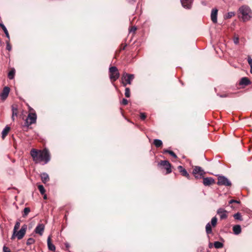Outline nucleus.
Wrapping results in <instances>:
<instances>
[{
	"mask_svg": "<svg viewBox=\"0 0 252 252\" xmlns=\"http://www.w3.org/2000/svg\"><path fill=\"white\" fill-rule=\"evenodd\" d=\"M45 229V225L43 223H38L34 229V232L36 234L42 236Z\"/></svg>",
	"mask_w": 252,
	"mask_h": 252,
	"instance_id": "obj_10",
	"label": "nucleus"
},
{
	"mask_svg": "<svg viewBox=\"0 0 252 252\" xmlns=\"http://www.w3.org/2000/svg\"><path fill=\"white\" fill-rule=\"evenodd\" d=\"M248 62L250 67L252 66V58L250 56L248 58Z\"/></svg>",
	"mask_w": 252,
	"mask_h": 252,
	"instance_id": "obj_37",
	"label": "nucleus"
},
{
	"mask_svg": "<svg viewBox=\"0 0 252 252\" xmlns=\"http://www.w3.org/2000/svg\"><path fill=\"white\" fill-rule=\"evenodd\" d=\"M6 49L9 51L11 50L12 47L9 43H7Z\"/></svg>",
	"mask_w": 252,
	"mask_h": 252,
	"instance_id": "obj_41",
	"label": "nucleus"
},
{
	"mask_svg": "<svg viewBox=\"0 0 252 252\" xmlns=\"http://www.w3.org/2000/svg\"><path fill=\"white\" fill-rule=\"evenodd\" d=\"M30 211H31V210H30V208H29V207L25 208L24 209V211H23V214H22L23 217L25 218L29 214V213L30 212Z\"/></svg>",
	"mask_w": 252,
	"mask_h": 252,
	"instance_id": "obj_26",
	"label": "nucleus"
},
{
	"mask_svg": "<svg viewBox=\"0 0 252 252\" xmlns=\"http://www.w3.org/2000/svg\"><path fill=\"white\" fill-rule=\"evenodd\" d=\"M136 28L135 27H132L131 28V29L129 30V32H135V31H136Z\"/></svg>",
	"mask_w": 252,
	"mask_h": 252,
	"instance_id": "obj_43",
	"label": "nucleus"
},
{
	"mask_svg": "<svg viewBox=\"0 0 252 252\" xmlns=\"http://www.w3.org/2000/svg\"><path fill=\"white\" fill-rule=\"evenodd\" d=\"M121 104L124 105H126L128 103V101L126 99V98H123L121 101Z\"/></svg>",
	"mask_w": 252,
	"mask_h": 252,
	"instance_id": "obj_36",
	"label": "nucleus"
},
{
	"mask_svg": "<svg viewBox=\"0 0 252 252\" xmlns=\"http://www.w3.org/2000/svg\"><path fill=\"white\" fill-rule=\"evenodd\" d=\"M37 116L35 113H30L28 114L25 124L28 126L30 125L35 124L36 121Z\"/></svg>",
	"mask_w": 252,
	"mask_h": 252,
	"instance_id": "obj_7",
	"label": "nucleus"
},
{
	"mask_svg": "<svg viewBox=\"0 0 252 252\" xmlns=\"http://www.w3.org/2000/svg\"><path fill=\"white\" fill-rule=\"evenodd\" d=\"M218 9L216 8L213 9L211 11V18L214 23L217 22Z\"/></svg>",
	"mask_w": 252,
	"mask_h": 252,
	"instance_id": "obj_15",
	"label": "nucleus"
},
{
	"mask_svg": "<svg viewBox=\"0 0 252 252\" xmlns=\"http://www.w3.org/2000/svg\"><path fill=\"white\" fill-rule=\"evenodd\" d=\"M12 115L13 117H14L15 116H17V108H15L14 107H12Z\"/></svg>",
	"mask_w": 252,
	"mask_h": 252,
	"instance_id": "obj_34",
	"label": "nucleus"
},
{
	"mask_svg": "<svg viewBox=\"0 0 252 252\" xmlns=\"http://www.w3.org/2000/svg\"><path fill=\"white\" fill-rule=\"evenodd\" d=\"M217 185L219 186H224L225 187H230L232 184L231 181L225 176L223 175H218Z\"/></svg>",
	"mask_w": 252,
	"mask_h": 252,
	"instance_id": "obj_5",
	"label": "nucleus"
},
{
	"mask_svg": "<svg viewBox=\"0 0 252 252\" xmlns=\"http://www.w3.org/2000/svg\"><path fill=\"white\" fill-rule=\"evenodd\" d=\"M223 244L219 241H216L214 243V247L216 249H220L223 247Z\"/></svg>",
	"mask_w": 252,
	"mask_h": 252,
	"instance_id": "obj_27",
	"label": "nucleus"
},
{
	"mask_svg": "<svg viewBox=\"0 0 252 252\" xmlns=\"http://www.w3.org/2000/svg\"><path fill=\"white\" fill-rule=\"evenodd\" d=\"M30 154L35 163H39L43 161V164H45L50 160V153L46 149L43 150L32 149L31 151Z\"/></svg>",
	"mask_w": 252,
	"mask_h": 252,
	"instance_id": "obj_1",
	"label": "nucleus"
},
{
	"mask_svg": "<svg viewBox=\"0 0 252 252\" xmlns=\"http://www.w3.org/2000/svg\"><path fill=\"white\" fill-rule=\"evenodd\" d=\"M206 232L207 234L212 233V230L210 223L209 222L206 225Z\"/></svg>",
	"mask_w": 252,
	"mask_h": 252,
	"instance_id": "obj_25",
	"label": "nucleus"
},
{
	"mask_svg": "<svg viewBox=\"0 0 252 252\" xmlns=\"http://www.w3.org/2000/svg\"><path fill=\"white\" fill-rule=\"evenodd\" d=\"M38 189L40 192V193L42 195L45 194V190L43 185H39L38 186Z\"/></svg>",
	"mask_w": 252,
	"mask_h": 252,
	"instance_id": "obj_29",
	"label": "nucleus"
},
{
	"mask_svg": "<svg viewBox=\"0 0 252 252\" xmlns=\"http://www.w3.org/2000/svg\"><path fill=\"white\" fill-rule=\"evenodd\" d=\"M193 0H180L182 6L187 9H191Z\"/></svg>",
	"mask_w": 252,
	"mask_h": 252,
	"instance_id": "obj_11",
	"label": "nucleus"
},
{
	"mask_svg": "<svg viewBox=\"0 0 252 252\" xmlns=\"http://www.w3.org/2000/svg\"><path fill=\"white\" fill-rule=\"evenodd\" d=\"M65 245L66 248H69V244L68 243H65Z\"/></svg>",
	"mask_w": 252,
	"mask_h": 252,
	"instance_id": "obj_48",
	"label": "nucleus"
},
{
	"mask_svg": "<svg viewBox=\"0 0 252 252\" xmlns=\"http://www.w3.org/2000/svg\"><path fill=\"white\" fill-rule=\"evenodd\" d=\"M239 39L238 37H236L234 39V43L235 44H238L239 43Z\"/></svg>",
	"mask_w": 252,
	"mask_h": 252,
	"instance_id": "obj_44",
	"label": "nucleus"
},
{
	"mask_svg": "<svg viewBox=\"0 0 252 252\" xmlns=\"http://www.w3.org/2000/svg\"><path fill=\"white\" fill-rule=\"evenodd\" d=\"M235 13L234 12H229L228 13L227 17L228 18H230L232 17V16H234Z\"/></svg>",
	"mask_w": 252,
	"mask_h": 252,
	"instance_id": "obj_40",
	"label": "nucleus"
},
{
	"mask_svg": "<svg viewBox=\"0 0 252 252\" xmlns=\"http://www.w3.org/2000/svg\"><path fill=\"white\" fill-rule=\"evenodd\" d=\"M109 77L112 82L116 81L120 77V73L118 68L115 66H111L109 68Z\"/></svg>",
	"mask_w": 252,
	"mask_h": 252,
	"instance_id": "obj_4",
	"label": "nucleus"
},
{
	"mask_svg": "<svg viewBox=\"0 0 252 252\" xmlns=\"http://www.w3.org/2000/svg\"><path fill=\"white\" fill-rule=\"evenodd\" d=\"M239 11L242 15L244 21L249 20L252 17V12L251 9L247 5H243L239 8Z\"/></svg>",
	"mask_w": 252,
	"mask_h": 252,
	"instance_id": "obj_2",
	"label": "nucleus"
},
{
	"mask_svg": "<svg viewBox=\"0 0 252 252\" xmlns=\"http://www.w3.org/2000/svg\"><path fill=\"white\" fill-rule=\"evenodd\" d=\"M15 71L14 68L12 69L8 73V77L9 79H13L14 77Z\"/></svg>",
	"mask_w": 252,
	"mask_h": 252,
	"instance_id": "obj_24",
	"label": "nucleus"
},
{
	"mask_svg": "<svg viewBox=\"0 0 252 252\" xmlns=\"http://www.w3.org/2000/svg\"><path fill=\"white\" fill-rule=\"evenodd\" d=\"M0 27L3 30L4 33L5 34L6 37H7L8 38V39H9V38H10L9 35L8 31H7L6 27L1 23H0Z\"/></svg>",
	"mask_w": 252,
	"mask_h": 252,
	"instance_id": "obj_22",
	"label": "nucleus"
},
{
	"mask_svg": "<svg viewBox=\"0 0 252 252\" xmlns=\"http://www.w3.org/2000/svg\"><path fill=\"white\" fill-rule=\"evenodd\" d=\"M125 95L126 97H129L130 96V89L129 88H126L125 89Z\"/></svg>",
	"mask_w": 252,
	"mask_h": 252,
	"instance_id": "obj_33",
	"label": "nucleus"
},
{
	"mask_svg": "<svg viewBox=\"0 0 252 252\" xmlns=\"http://www.w3.org/2000/svg\"><path fill=\"white\" fill-rule=\"evenodd\" d=\"M217 218L216 217H213L212 220H211V224L213 226H215L217 224Z\"/></svg>",
	"mask_w": 252,
	"mask_h": 252,
	"instance_id": "obj_31",
	"label": "nucleus"
},
{
	"mask_svg": "<svg viewBox=\"0 0 252 252\" xmlns=\"http://www.w3.org/2000/svg\"><path fill=\"white\" fill-rule=\"evenodd\" d=\"M239 84L240 85L247 86L251 84V82L248 78L244 77L241 79Z\"/></svg>",
	"mask_w": 252,
	"mask_h": 252,
	"instance_id": "obj_17",
	"label": "nucleus"
},
{
	"mask_svg": "<svg viewBox=\"0 0 252 252\" xmlns=\"http://www.w3.org/2000/svg\"><path fill=\"white\" fill-rule=\"evenodd\" d=\"M250 72L252 74V66L251 67Z\"/></svg>",
	"mask_w": 252,
	"mask_h": 252,
	"instance_id": "obj_51",
	"label": "nucleus"
},
{
	"mask_svg": "<svg viewBox=\"0 0 252 252\" xmlns=\"http://www.w3.org/2000/svg\"><path fill=\"white\" fill-rule=\"evenodd\" d=\"M15 236H16V232L14 233V231H13V235H12L11 239L12 240L14 239Z\"/></svg>",
	"mask_w": 252,
	"mask_h": 252,
	"instance_id": "obj_45",
	"label": "nucleus"
},
{
	"mask_svg": "<svg viewBox=\"0 0 252 252\" xmlns=\"http://www.w3.org/2000/svg\"><path fill=\"white\" fill-rule=\"evenodd\" d=\"M47 246L48 248L50 251H55L56 250V247L55 245L51 243V237L49 236L47 239Z\"/></svg>",
	"mask_w": 252,
	"mask_h": 252,
	"instance_id": "obj_18",
	"label": "nucleus"
},
{
	"mask_svg": "<svg viewBox=\"0 0 252 252\" xmlns=\"http://www.w3.org/2000/svg\"><path fill=\"white\" fill-rule=\"evenodd\" d=\"M204 171L202 168L198 166H195L192 171V174L195 178H201L205 174Z\"/></svg>",
	"mask_w": 252,
	"mask_h": 252,
	"instance_id": "obj_6",
	"label": "nucleus"
},
{
	"mask_svg": "<svg viewBox=\"0 0 252 252\" xmlns=\"http://www.w3.org/2000/svg\"><path fill=\"white\" fill-rule=\"evenodd\" d=\"M35 242V240L32 238H30L27 240L26 244L27 245H30L33 244Z\"/></svg>",
	"mask_w": 252,
	"mask_h": 252,
	"instance_id": "obj_32",
	"label": "nucleus"
},
{
	"mask_svg": "<svg viewBox=\"0 0 252 252\" xmlns=\"http://www.w3.org/2000/svg\"><path fill=\"white\" fill-rule=\"evenodd\" d=\"M215 183V180L212 177H203V184L205 186H209Z\"/></svg>",
	"mask_w": 252,
	"mask_h": 252,
	"instance_id": "obj_14",
	"label": "nucleus"
},
{
	"mask_svg": "<svg viewBox=\"0 0 252 252\" xmlns=\"http://www.w3.org/2000/svg\"><path fill=\"white\" fill-rule=\"evenodd\" d=\"M217 213L220 215L221 220L225 219L227 217V211L223 208L218 209Z\"/></svg>",
	"mask_w": 252,
	"mask_h": 252,
	"instance_id": "obj_13",
	"label": "nucleus"
},
{
	"mask_svg": "<svg viewBox=\"0 0 252 252\" xmlns=\"http://www.w3.org/2000/svg\"><path fill=\"white\" fill-rule=\"evenodd\" d=\"M232 229L234 234L235 235H238L241 232V227L239 224L233 226Z\"/></svg>",
	"mask_w": 252,
	"mask_h": 252,
	"instance_id": "obj_20",
	"label": "nucleus"
},
{
	"mask_svg": "<svg viewBox=\"0 0 252 252\" xmlns=\"http://www.w3.org/2000/svg\"><path fill=\"white\" fill-rule=\"evenodd\" d=\"M10 92V88L8 87H4L0 94L1 99L4 100L7 97Z\"/></svg>",
	"mask_w": 252,
	"mask_h": 252,
	"instance_id": "obj_12",
	"label": "nucleus"
},
{
	"mask_svg": "<svg viewBox=\"0 0 252 252\" xmlns=\"http://www.w3.org/2000/svg\"><path fill=\"white\" fill-rule=\"evenodd\" d=\"M233 203H237V204H240V201L239 200H234V199H231V200H230L229 201V204Z\"/></svg>",
	"mask_w": 252,
	"mask_h": 252,
	"instance_id": "obj_35",
	"label": "nucleus"
},
{
	"mask_svg": "<svg viewBox=\"0 0 252 252\" xmlns=\"http://www.w3.org/2000/svg\"><path fill=\"white\" fill-rule=\"evenodd\" d=\"M154 144L156 147L158 148L162 145V142L160 139H156L154 141Z\"/></svg>",
	"mask_w": 252,
	"mask_h": 252,
	"instance_id": "obj_23",
	"label": "nucleus"
},
{
	"mask_svg": "<svg viewBox=\"0 0 252 252\" xmlns=\"http://www.w3.org/2000/svg\"><path fill=\"white\" fill-rule=\"evenodd\" d=\"M234 219L235 220H242V216H241V215L240 213L238 212L236 214H235L233 216Z\"/></svg>",
	"mask_w": 252,
	"mask_h": 252,
	"instance_id": "obj_30",
	"label": "nucleus"
},
{
	"mask_svg": "<svg viewBox=\"0 0 252 252\" xmlns=\"http://www.w3.org/2000/svg\"><path fill=\"white\" fill-rule=\"evenodd\" d=\"M218 95H219V94H218ZM219 96L220 97H226L228 96V95L227 94H222V95H219Z\"/></svg>",
	"mask_w": 252,
	"mask_h": 252,
	"instance_id": "obj_46",
	"label": "nucleus"
},
{
	"mask_svg": "<svg viewBox=\"0 0 252 252\" xmlns=\"http://www.w3.org/2000/svg\"><path fill=\"white\" fill-rule=\"evenodd\" d=\"M146 118V115L144 113H140V119L142 120H144Z\"/></svg>",
	"mask_w": 252,
	"mask_h": 252,
	"instance_id": "obj_38",
	"label": "nucleus"
},
{
	"mask_svg": "<svg viewBox=\"0 0 252 252\" xmlns=\"http://www.w3.org/2000/svg\"><path fill=\"white\" fill-rule=\"evenodd\" d=\"M158 165L163 166L166 169L167 174L172 172L171 164L168 160H161L158 164Z\"/></svg>",
	"mask_w": 252,
	"mask_h": 252,
	"instance_id": "obj_8",
	"label": "nucleus"
},
{
	"mask_svg": "<svg viewBox=\"0 0 252 252\" xmlns=\"http://www.w3.org/2000/svg\"><path fill=\"white\" fill-rule=\"evenodd\" d=\"M27 225L25 224L23 225L19 231H17L16 237L18 240H21L25 236L27 229Z\"/></svg>",
	"mask_w": 252,
	"mask_h": 252,
	"instance_id": "obj_9",
	"label": "nucleus"
},
{
	"mask_svg": "<svg viewBox=\"0 0 252 252\" xmlns=\"http://www.w3.org/2000/svg\"><path fill=\"white\" fill-rule=\"evenodd\" d=\"M126 45H125L123 47V48H122V50H125V48H126Z\"/></svg>",
	"mask_w": 252,
	"mask_h": 252,
	"instance_id": "obj_50",
	"label": "nucleus"
},
{
	"mask_svg": "<svg viewBox=\"0 0 252 252\" xmlns=\"http://www.w3.org/2000/svg\"><path fill=\"white\" fill-rule=\"evenodd\" d=\"M7 43H9L8 40L6 41V43L7 44Z\"/></svg>",
	"mask_w": 252,
	"mask_h": 252,
	"instance_id": "obj_53",
	"label": "nucleus"
},
{
	"mask_svg": "<svg viewBox=\"0 0 252 252\" xmlns=\"http://www.w3.org/2000/svg\"><path fill=\"white\" fill-rule=\"evenodd\" d=\"M43 198H44V199H47V196H46V195H44V197H43Z\"/></svg>",
	"mask_w": 252,
	"mask_h": 252,
	"instance_id": "obj_49",
	"label": "nucleus"
},
{
	"mask_svg": "<svg viewBox=\"0 0 252 252\" xmlns=\"http://www.w3.org/2000/svg\"><path fill=\"white\" fill-rule=\"evenodd\" d=\"M41 179L42 180V182L45 184L47 182H48L49 181V177L47 173L45 172H43L40 175Z\"/></svg>",
	"mask_w": 252,
	"mask_h": 252,
	"instance_id": "obj_19",
	"label": "nucleus"
},
{
	"mask_svg": "<svg viewBox=\"0 0 252 252\" xmlns=\"http://www.w3.org/2000/svg\"><path fill=\"white\" fill-rule=\"evenodd\" d=\"M12 119L13 120V121H14V117H13V115H12Z\"/></svg>",
	"mask_w": 252,
	"mask_h": 252,
	"instance_id": "obj_52",
	"label": "nucleus"
},
{
	"mask_svg": "<svg viewBox=\"0 0 252 252\" xmlns=\"http://www.w3.org/2000/svg\"><path fill=\"white\" fill-rule=\"evenodd\" d=\"M10 127L8 126H6L3 129L2 131V136H1V137L3 139H4L5 138V137H6V136L7 135V134L8 133L9 130H10Z\"/></svg>",
	"mask_w": 252,
	"mask_h": 252,
	"instance_id": "obj_21",
	"label": "nucleus"
},
{
	"mask_svg": "<svg viewBox=\"0 0 252 252\" xmlns=\"http://www.w3.org/2000/svg\"><path fill=\"white\" fill-rule=\"evenodd\" d=\"M169 154L175 158H177V155L172 151H169Z\"/></svg>",
	"mask_w": 252,
	"mask_h": 252,
	"instance_id": "obj_39",
	"label": "nucleus"
},
{
	"mask_svg": "<svg viewBox=\"0 0 252 252\" xmlns=\"http://www.w3.org/2000/svg\"><path fill=\"white\" fill-rule=\"evenodd\" d=\"M178 168L179 170V172L181 173V174H182V176L186 177L188 179H189L190 176H189V174L188 173L187 170L185 168H183V167L182 166H181V165L179 166Z\"/></svg>",
	"mask_w": 252,
	"mask_h": 252,
	"instance_id": "obj_16",
	"label": "nucleus"
},
{
	"mask_svg": "<svg viewBox=\"0 0 252 252\" xmlns=\"http://www.w3.org/2000/svg\"><path fill=\"white\" fill-rule=\"evenodd\" d=\"M169 151H170V150H168L167 149H164V150H163V154H165V153L169 154Z\"/></svg>",
	"mask_w": 252,
	"mask_h": 252,
	"instance_id": "obj_47",
	"label": "nucleus"
},
{
	"mask_svg": "<svg viewBox=\"0 0 252 252\" xmlns=\"http://www.w3.org/2000/svg\"><path fill=\"white\" fill-rule=\"evenodd\" d=\"M134 78V74L124 72L122 76V84L123 86L126 87L127 84L130 85Z\"/></svg>",
	"mask_w": 252,
	"mask_h": 252,
	"instance_id": "obj_3",
	"label": "nucleus"
},
{
	"mask_svg": "<svg viewBox=\"0 0 252 252\" xmlns=\"http://www.w3.org/2000/svg\"><path fill=\"white\" fill-rule=\"evenodd\" d=\"M20 225V220H17L14 227L13 231L15 232H17V230L19 229Z\"/></svg>",
	"mask_w": 252,
	"mask_h": 252,
	"instance_id": "obj_28",
	"label": "nucleus"
},
{
	"mask_svg": "<svg viewBox=\"0 0 252 252\" xmlns=\"http://www.w3.org/2000/svg\"><path fill=\"white\" fill-rule=\"evenodd\" d=\"M3 252H11L10 250L6 247L4 246L3 247Z\"/></svg>",
	"mask_w": 252,
	"mask_h": 252,
	"instance_id": "obj_42",
	"label": "nucleus"
}]
</instances>
